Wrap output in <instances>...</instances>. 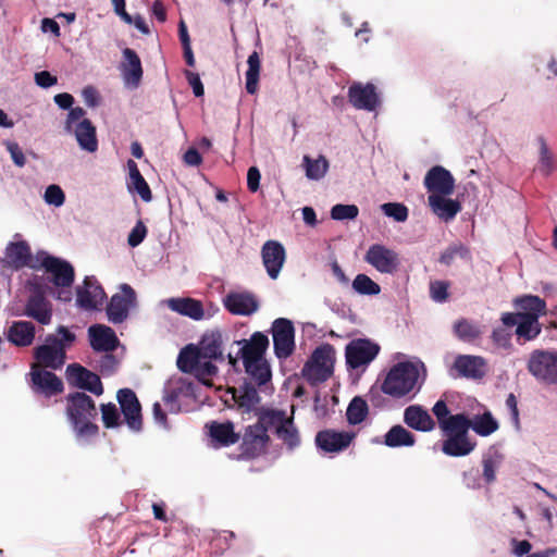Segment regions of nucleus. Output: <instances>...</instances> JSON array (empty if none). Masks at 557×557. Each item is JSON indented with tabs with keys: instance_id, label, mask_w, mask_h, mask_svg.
Segmentation results:
<instances>
[{
	"instance_id": "f257e3e1",
	"label": "nucleus",
	"mask_w": 557,
	"mask_h": 557,
	"mask_svg": "<svg viewBox=\"0 0 557 557\" xmlns=\"http://www.w3.org/2000/svg\"><path fill=\"white\" fill-rule=\"evenodd\" d=\"M75 341L76 335L66 326L60 325L57 329V334H49L46 337L45 344L34 349V357L37 362L33 366L52 370L61 369L65 363L66 349L70 348Z\"/></svg>"
},
{
	"instance_id": "f03ea898",
	"label": "nucleus",
	"mask_w": 557,
	"mask_h": 557,
	"mask_svg": "<svg viewBox=\"0 0 557 557\" xmlns=\"http://www.w3.org/2000/svg\"><path fill=\"white\" fill-rule=\"evenodd\" d=\"M66 414L77 435H97L99 428L91 421L98 416L94 399L83 392H74L66 396Z\"/></svg>"
},
{
	"instance_id": "7ed1b4c3",
	"label": "nucleus",
	"mask_w": 557,
	"mask_h": 557,
	"mask_svg": "<svg viewBox=\"0 0 557 557\" xmlns=\"http://www.w3.org/2000/svg\"><path fill=\"white\" fill-rule=\"evenodd\" d=\"M419 371L411 362H399L387 373L381 389L393 398H401L412 392L418 383Z\"/></svg>"
},
{
	"instance_id": "20e7f679",
	"label": "nucleus",
	"mask_w": 557,
	"mask_h": 557,
	"mask_svg": "<svg viewBox=\"0 0 557 557\" xmlns=\"http://www.w3.org/2000/svg\"><path fill=\"white\" fill-rule=\"evenodd\" d=\"M335 349L330 344L317 347L305 363L301 375L312 386L325 382L333 374Z\"/></svg>"
},
{
	"instance_id": "39448f33",
	"label": "nucleus",
	"mask_w": 557,
	"mask_h": 557,
	"mask_svg": "<svg viewBox=\"0 0 557 557\" xmlns=\"http://www.w3.org/2000/svg\"><path fill=\"white\" fill-rule=\"evenodd\" d=\"M469 425L466 417L442 431L446 436L442 444V451L445 455L463 457L474 450L476 443L469 437Z\"/></svg>"
},
{
	"instance_id": "423d86ee",
	"label": "nucleus",
	"mask_w": 557,
	"mask_h": 557,
	"mask_svg": "<svg viewBox=\"0 0 557 557\" xmlns=\"http://www.w3.org/2000/svg\"><path fill=\"white\" fill-rule=\"evenodd\" d=\"M527 369L544 385H557V351L535 349L531 352Z\"/></svg>"
},
{
	"instance_id": "0eeeda50",
	"label": "nucleus",
	"mask_w": 557,
	"mask_h": 557,
	"mask_svg": "<svg viewBox=\"0 0 557 557\" xmlns=\"http://www.w3.org/2000/svg\"><path fill=\"white\" fill-rule=\"evenodd\" d=\"M38 270L44 269L48 273L49 281L58 288L71 287L75 278L73 265L61 258L51 256L46 251H39Z\"/></svg>"
},
{
	"instance_id": "6e6552de",
	"label": "nucleus",
	"mask_w": 557,
	"mask_h": 557,
	"mask_svg": "<svg viewBox=\"0 0 557 557\" xmlns=\"http://www.w3.org/2000/svg\"><path fill=\"white\" fill-rule=\"evenodd\" d=\"M271 333L273 337L274 354L278 359H287L295 350V327L293 322L285 318L273 321Z\"/></svg>"
},
{
	"instance_id": "1a4fd4ad",
	"label": "nucleus",
	"mask_w": 557,
	"mask_h": 557,
	"mask_svg": "<svg viewBox=\"0 0 557 557\" xmlns=\"http://www.w3.org/2000/svg\"><path fill=\"white\" fill-rule=\"evenodd\" d=\"M380 346L368 338H358L349 342L345 348L347 367L359 369L368 366L376 358L380 352Z\"/></svg>"
},
{
	"instance_id": "9d476101",
	"label": "nucleus",
	"mask_w": 557,
	"mask_h": 557,
	"mask_svg": "<svg viewBox=\"0 0 557 557\" xmlns=\"http://www.w3.org/2000/svg\"><path fill=\"white\" fill-rule=\"evenodd\" d=\"M500 321L506 327H516L517 341L525 343L535 339L542 332V325L535 314H513V312H505L500 317Z\"/></svg>"
},
{
	"instance_id": "9b49d317",
	"label": "nucleus",
	"mask_w": 557,
	"mask_h": 557,
	"mask_svg": "<svg viewBox=\"0 0 557 557\" xmlns=\"http://www.w3.org/2000/svg\"><path fill=\"white\" fill-rule=\"evenodd\" d=\"M364 261L383 274H394L400 265L399 255L382 244L371 245L364 255Z\"/></svg>"
},
{
	"instance_id": "f8f14e48",
	"label": "nucleus",
	"mask_w": 557,
	"mask_h": 557,
	"mask_svg": "<svg viewBox=\"0 0 557 557\" xmlns=\"http://www.w3.org/2000/svg\"><path fill=\"white\" fill-rule=\"evenodd\" d=\"M30 387L36 395H42L50 398L61 394L64 391L62 380L39 366H32L30 368Z\"/></svg>"
},
{
	"instance_id": "ddd939ff",
	"label": "nucleus",
	"mask_w": 557,
	"mask_h": 557,
	"mask_svg": "<svg viewBox=\"0 0 557 557\" xmlns=\"http://www.w3.org/2000/svg\"><path fill=\"white\" fill-rule=\"evenodd\" d=\"M117 401L125 423L133 432H140L143 430V414L141 405L131 388H122L116 394Z\"/></svg>"
},
{
	"instance_id": "4468645a",
	"label": "nucleus",
	"mask_w": 557,
	"mask_h": 557,
	"mask_svg": "<svg viewBox=\"0 0 557 557\" xmlns=\"http://www.w3.org/2000/svg\"><path fill=\"white\" fill-rule=\"evenodd\" d=\"M69 383L77 388L88 391L96 396L103 394V385L98 374L91 372L79 363H71L66 368Z\"/></svg>"
},
{
	"instance_id": "2eb2a0df",
	"label": "nucleus",
	"mask_w": 557,
	"mask_h": 557,
	"mask_svg": "<svg viewBox=\"0 0 557 557\" xmlns=\"http://www.w3.org/2000/svg\"><path fill=\"white\" fill-rule=\"evenodd\" d=\"M136 294L128 284L121 285V293L111 297L107 307V314L110 322L122 323L128 317L129 308L135 306Z\"/></svg>"
},
{
	"instance_id": "dca6fc26",
	"label": "nucleus",
	"mask_w": 557,
	"mask_h": 557,
	"mask_svg": "<svg viewBox=\"0 0 557 557\" xmlns=\"http://www.w3.org/2000/svg\"><path fill=\"white\" fill-rule=\"evenodd\" d=\"M355 437V432L325 429L317 433L314 441L324 453H341L350 446Z\"/></svg>"
},
{
	"instance_id": "f3484780",
	"label": "nucleus",
	"mask_w": 557,
	"mask_h": 557,
	"mask_svg": "<svg viewBox=\"0 0 557 557\" xmlns=\"http://www.w3.org/2000/svg\"><path fill=\"white\" fill-rule=\"evenodd\" d=\"M423 184L429 195L450 196L455 190L454 176L441 165H434L426 172Z\"/></svg>"
},
{
	"instance_id": "a211bd4d",
	"label": "nucleus",
	"mask_w": 557,
	"mask_h": 557,
	"mask_svg": "<svg viewBox=\"0 0 557 557\" xmlns=\"http://www.w3.org/2000/svg\"><path fill=\"white\" fill-rule=\"evenodd\" d=\"M270 443V436L255 424L248 425L240 444V457L253 459L262 455Z\"/></svg>"
},
{
	"instance_id": "6ab92c4d",
	"label": "nucleus",
	"mask_w": 557,
	"mask_h": 557,
	"mask_svg": "<svg viewBox=\"0 0 557 557\" xmlns=\"http://www.w3.org/2000/svg\"><path fill=\"white\" fill-rule=\"evenodd\" d=\"M77 306L85 310L97 309L103 304L107 295L94 276H86L83 286L76 287Z\"/></svg>"
},
{
	"instance_id": "aec40b11",
	"label": "nucleus",
	"mask_w": 557,
	"mask_h": 557,
	"mask_svg": "<svg viewBox=\"0 0 557 557\" xmlns=\"http://www.w3.org/2000/svg\"><path fill=\"white\" fill-rule=\"evenodd\" d=\"M348 101L357 110L374 111L380 103L375 86L354 83L348 88Z\"/></svg>"
},
{
	"instance_id": "412c9836",
	"label": "nucleus",
	"mask_w": 557,
	"mask_h": 557,
	"mask_svg": "<svg viewBox=\"0 0 557 557\" xmlns=\"http://www.w3.org/2000/svg\"><path fill=\"white\" fill-rule=\"evenodd\" d=\"M5 257L9 264L16 270L26 267L38 270L39 251L33 257L30 247L25 240L10 243L5 249Z\"/></svg>"
},
{
	"instance_id": "4be33fe9",
	"label": "nucleus",
	"mask_w": 557,
	"mask_h": 557,
	"mask_svg": "<svg viewBox=\"0 0 557 557\" xmlns=\"http://www.w3.org/2000/svg\"><path fill=\"white\" fill-rule=\"evenodd\" d=\"M240 345L239 350L243 363L249 367L252 362L265 359V351L269 348V338L261 332H255L249 339H240L235 342Z\"/></svg>"
},
{
	"instance_id": "5701e85b",
	"label": "nucleus",
	"mask_w": 557,
	"mask_h": 557,
	"mask_svg": "<svg viewBox=\"0 0 557 557\" xmlns=\"http://www.w3.org/2000/svg\"><path fill=\"white\" fill-rule=\"evenodd\" d=\"M261 257L268 275L276 280L286 259L284 246L280 242L268 240L262 246Z\"/></svg>"
},
{
	"instance_id": "b1692460",
	"label": "nucleus",
	"mask_w": 557,
	"mask_h": 557,
	"mask_svg": "<svg viewBox=\"0 0 557 557\" xmlns=\"http://www.w3.org/2000/svg\"><path fill=\"white\" fill-rule=\"evenodd\" d=\"M224 334L222 331L215 329L207 331L197 346L202 359H210L214 361H224Z\"/></svg>"
},
{
	"instance_id": "393cba45",
	"label": "nucleus",
	"mask_w": 557,
	"mask_h": 557,
	"mask_svg": "<svg viewBox=\"0 0 557 557\" xmlns=\"http://www.w3.org/2000/svg\"><path fill=\"white\" fill-rule=\"evenodd\" d=\"M121 74L126 86L137 88L143 78L141 61L135 50L125 48L120 65Z\"/></svg>"
},
{
	"instance_id": "a878e982",
	"label": "nucleus",
	"mask_w": 557,
	"mask_h": 557,
	"mask_svg": "<svg viewBox=\"0 0 557 557\" xmlns=\"http://www.w3.org/2000/svg\"><path fill=\"white\" fill-rule=\"evenodd\" d=\"M24 315L34 319L42 325H48L52 320L51 302L41 292L33 293L25 305Z\"/></svg>"
},
{
	"instance_id": "bb28decb",
	"label": "nucleus",
	"mask_w": 557,
	"mask_h": 557,
	"mask_svg": "<svg viewBox=\"0 0 557 557\" xmlns=\"http://www.w3.org/2000/svg\"><path fill=\"white\" fill-rule=\"evenodd\" d=\"M88 335L90 346L95 351L110 352L119 345L115 332L111 327L102 324L91 325L88 329Z\"/></svg>"
},
{
	"instance_id": "cd10ccee",
	"label": "nucleus",
	"mask_w": 557,
	"mask_h": 557,
	"mask_svg": "<svg viewBox=\"0 0 557 557\" xmlns=\"http://www.w3.org/2000/svg\"><path fill=\"white\" fill-rule=\"evenodd\" d=\"M223 304L227 311L237 315H250L259 308L258 300L250 293H230Z\"/></svg>"
},
{
	"instance_id": "c85d7f7f",
	"label": "nucleus",
	"mask_w": 557,
	"mask_h": 557,
	"mask_svg": "<svg viewBox=\"0 0 557 557\" xmlns=\"http://www.w3.org/2000/svg\"><path fill=\"white\" fill-rule=\"evenodd\" d=\"M428 203L432 212L444 222L454 220L462 209L458 200L442 195H429Z\"/></svg>"
},
{
	"instance_id": "c756f323",
	"label": "nucleus",
	"mask_w": 557,
	"mask_h": 557,
	"mask_svg": "<svg viewBox=\"0 0 557 557\" xmlns=\"http://www.w3.org/2000/svg\"><path fill=\"white\" fill-rule=\"evenodd\" d=\"M404 422L419 432H431L435 429V421L421 405L408 406L404 411Z\"/></svg>"
},
{
	"instance_id": "7c9ffc66",
	"label": "nucleus",
	"mask_w": 557,
	"mask_h": 557,
	"mask_svg": "<svg viewBox=\"0 0 557 557\" xmlns=\"http://www.w3.org/2000/svg\"><path fill=\"white\" fill-rule=\"evenodd\" d=\"M454 368L460 376L482 379L485 374V360L480 356L460 355L455 359Z\"/></svg>"
},
{
	"instance_id": "2f4dec72",
	"label": "nucleus",
	"mask_w": 557,
	"mask_h": 557,
	"mask_svg": "<svg viewBox=\"0 0 557 557\" xmlns=\"http://www.w3.org/2000/svg\"><path fill=\"white\" fill-rule=\"evenodd\" d=\"M81 149L94 153L98 150L96 126L89 119H83L72 129Z\"/></svg>"
},
{
	"instance_id": "473e14b6",
	"label": "nucleus",
	"mask_w": 557,
	"mask_h": 557,
	"mask_svg": "<svg viewBox=\"0 0 557 557\" xmlns=\"http://www.w3.org/2000/svg\"><path fill=\"white\" fill-rule=\"evenodd\" d=\"M168 307L182 315L199 321L205 317L202 302L190 297H177L166 300Z\"/></svg>"
},
{
	"instance_id": "72a5a7b5",
	"label": "nucleus",
	"mask_w": 557,
	"mask_h": 557,
	"mask_svg": "<svg viewBox=\"0 0 557 557\" xmlns=\"http://www.w3.org/2000/svg\"><path fill=\"white\" fill-rule=\"evenodd\" d=\"M35 338V326L28 321H15L10 326L8 339L18 347L29 346Z\"/></svg>"
},
{
	"instance_id": "f704fd0d",
	"label": "nucleus",
	"mask_w": 557,
	"mask_h": 557,
	"mask_svg": "<svg viewBox=\"0 0 557 557\" xmlns=\"http://www.w3.org/2000/svg\"><path fill=\"white\" fill-rule=\"evenodd\" d=\"M208 428L211 438L220 446L234 445L240 438L239 434L234 431L233 423L230 421L224 423L213 421L208 425Z\"/></svg>"
},
{
	"instance_id": "c9c22d12",
	"label": "nucleus",
	"mask_w": 557,
	"mask_h": 557,
	"mask_svg": "<svg viewBox=\"0 0 557 557\" xmlns=\"http://www.w3.org/2000/svg\"><path fill=\"white\" fill-rule=\"evenodd\" d=\"M513 305L520 311L513 312V314H535L536 319L546 313V302L539 296L524 295L517 297L513 300Z\"/></svg>"
},
{
	"instance_id": "e433bc0d",
	"label": "nucleus",
	"mask_w": 557,
	"mask_h": 557,
	"mask_svg": "<svg viewBox=\"0 0 557 557\" xmlns=\"http://www.w3.org/2000/svg\"><path fill=\"white\" fill-rule=\"evenodd\" d=\"M256 426L268 433L269 430H278L281 425L287 420L286 413L283 410L261 408L257 412Z\"/></svg>"
},
{
	"instance_id": "4c0bfd02",
	"label": "nucleus",
	"mask_w": 557,
	"mask_h": 557,
	"mask_svg": "<svg viewBox=\"0 0 557 557\" xmlns=\"http://www.w3.org/2000/svg\"><path fill=\"white\" fill-rule=\"evenodd\" d=\"M387 447H411L416 444V436L400 424L393 425L384 435Z\"/></svg>"
},
{
	"instance_id": "58836bf2",
	"label": "nucleus",
	"mask_w": 557,
	"mask_h": 557,
	"mask_svg": "<svg viewBox=\"0 0 557 557\" xmlns=\"http://www.w3.org/2000/svg\"><path fill=\"white\" fill-rule=\"evenodd\" d=\"M467 422L470 424L469 430H473L480 436H490L499 428L498 422L494 419L490 411L482 414L474 416L473 419L467 417Z\"/></svg>"
},
{
	"instance_id": "ea45409f",
	"label": "nucleus",
	"mask_w": 557,
	"mask_h": 557,
	"mask_svg": "<svg viewBox=\"0 0 557 557\" xmlns=\"http://www.w3.org/2000/svg\"><path fill=\"white\" fill-rule=\"evenodd\" d=\"M127 168L129 171V180L133 188L137 191V194L140 196V198L149 202L152 199V193L151 189L144 178V176L140 174L138 166L134 160L127 161Z\"/></svg>"
},
{
	"instance_id": "a19ab883",
	"label": "nucleus",
	"mask_w": 557,
	"mask_h": 557,
	"mask_svg": "<svg viewBox=\"0 0 557 557\" xmlns=\"http://www.w3.org/2000/svg\"><path fill=\"white\" fill-rule=\"evenodd\" d=\"M454 333L460 341L468 343L474 342L482 335L481 327L466 318L458 319L454 323Z\"/></svg>"
},
{
	"instance_id": "79ce46f5",
	"label": "nucleus",
	"mask_w": 557,
	"mask_h": 557,
	"mask_svg": "<svg viewBox=\"0 0 557 557\" xmlns=\"http://www.w3.org/2000/svg\"><path fill=\"white\" fill-rule=\"evenodd\" d=\"M199 359H202L200 351L197 346L187 345L184 347L177 357V367L185 373H193Z\"/></svg>"
},
{
	"instance_id": "37998d69",
	"label": "nucleus",
	"mask_w": 557,
	"mask_h": 557,
	"mask_svg": "<svg viewBox=\"0 0 557 557\" xmlns=\"http://www.w3.org/2000/svg\"><path fill=\"white\" fill-rule=\"evenodd\" d=\"M248 70L246 72V91L253 95L258 90V83L261 70V61L258 52L253 51L247 60Z\"/></svg>"
},
{
	"instance_id": "c03bdc74",
	"label": "nucleus",
	"mask_w": 557,
	"mask_h": 557,
	"mask_svg": "<svg viewBox=\"0 0 557 557\" xmlns=\"http://www.w3.org/2000/svg\"><path fill=\"white\" fill-rule=\"evenodd\" d=\"M432 412L436 417L438 426L442 431L467 417L465 413L449 414L447 404L443 399H440L434 404Z\"/></svg>"
},
{
	"instance_id": "a18cd8bd",
	"label": "nucleus",
	"mask_w": 557,
	"mask_h": 557,
	"mask_svg": "<svg viewBox=\"0 0 557 557\" xmlns=\"http://www.w3.org/2000/svg\"><path fill=\"white\" fill-rule=\"evenodd\" d=\"M302 164L306 170V176L313 181H319L324 177L329 170V161L324 156H319L318 159L304 156Z\"/></svg>"
},
{
	"instance_id": "49530a36",
	"label": "nucleus",
	"mask_w": 557,
	"mask_h": 557,
	"mask_svg": "<svg viewBox=\"0 0 557 557\" xmlns=\"http://www.w3.org/2000/svg\"><path fill=\"white\" fill-rule=\"evenodd\" d=\"M246 373L255 381L259 386L268 383L272 377V372L267 359H261L258 362H252L249 367L244 363Z\"/></svg>"
},
{
	"instance_id": "de8ad7c7",
	"label": "nucleus",
	"mask_w": 557,
	"mask_h": 557,
	"mask_svg": "<svg viewBox=\"0 0 557 557\" xmlns=\"http://www.w3.org/2000/svg\"><path fill=\"white\" fill-rule=\"evenodd\" d=\"M369 413L367 401L360 396H356L349 403L346 417L349 424L356 425L364 421Z\"/></svg>"
},
{
	"instance_id": "09e8293b",
	"label": "nucleus",
	"mask_w": 557,
	"mask_h": 557,
	"mask_svg": "<svg viewBox=\"0 0 557 557\" xmlns=\"http://www.w3.org/2000/svg\"><path fill=\"white\" fill-rule=\"evenodd\" d=\"M276 436L281 440L288 449H294L299 446L300 437L297 428L294 424L293 418L287 420L276 430Z\"/></svg>"
},
{
	"instance_id": "8fccbe9b",
	"label": "nucleus",
	"mask_w": 557,
	"mask_h": 557,
	"mask_svg": "<svg viewBox=\"0 0 557 557\" xmlns=\"http://www.w3.org/2000/svg\"><path fill=\"white\" fill-rule=\"evenodd\" d=\"M352 288L360 295H377L381 287L371 277L366 274H358L352 281Z\"/></svg>"
},
{
	"instance_id": "3c124183",
	"label": "nucleus",
	"mask_w": 557,
	"mask_h": 557,
	"mask_svg": "<svg viewBox=\"0 0 557 557\" xmlns=\"http://www.w3.org/2000/svg\"><path fill=\"white\" fill-rule=\"evenodd\" d=\"M102 422L107 429H114L121 424V416L113 403L101 404Z\"/></svg>"
},
{
	"instance_id": "603ef678",
	"label": "nucleus",
	"mask_w": 557,
	"mask_h": 557,
	"mask_svg": "<svg viewBox=\"0 0 557 557\" xmlns=\"http://www.w3.org/2000/svg\"><path fill=\"white\" fill-rule=\"evenodd\" d=\"M359 209L356 205H335L331 209V218L333 220L343 221V220H354L358 216Z\"/></svg>"
},
{
	"instance_id": "864d4df0",
	"label": "nucleus",
	"mask_w": 557,
	"mask_h": 557,
	"mask_svg": "<svg viewBox=\"0 0 557 557\" xmlns=\"http://www.w3.org/2000/svg\"><path fill=\"white\" fill-rule=\"evenodd\" d=\"M385 215L393 218L397 222H405L408 219V208L399 202H387L382 205Z\"/></svg>"
},
{
	"instance_id": "5fc2aeb1",
	"label": "nucleus",
	"mask_w": 557,
	"mask_h": 557,
	"mask_svg": "<svg viewBox=\"0 0 557 557\" xmlns=\"http://www.w3.org/2000/svg\"><path fill=\"white\" fill-rule=\"evenodd\" d=\"M449 282L434 281L430 283V296L436 302H445L448 297Z\"/></svg>"
},
{
	"instance_id": "6e6d98bb",
	"label": "nucleus",
	"mask_w": 557,
	"mask_h": 557,
	"mask_svg": "<svg viewBox=\"0 0 557 557\" xmlns=\"http://www.w3.org/2000/svg\"><path fill=\"white\" fill-rule=\"evenodd\" d=\"M195 369L196 370H194L193 374H195L202 382L218 373V367L213 364L210 359H199V363Z\"/></svg>"
},
{
	"instance_id": "4d7b16f0",
	"label": "nucleus",
	"mask_w": 557,
	"mask_h": 557,
	"mask_svg": "<svg viewBox=\"0 0 557 557\" xmlns=\"http://www.w3.org/2000/svg\"><path fill=\"white\" fill-rule=\"evenodd\" d=\"M45 200L49 205L60 207L65 201V195L60 186L53 184L46 188Z\"/></svg>"
},
{
	"instance_id": "13d9d810",
	"label": "nucleus",
	"mask_w": 557,
	"mask_h": 557,
	"mask_svg": "<svg viewBox=\"0 0 557 557\" xmlns=\"http://www.w3.org/2000/svg\"><path fill=\"white\" fill-rule=\"evenodd\" d=\"M491 338L493 343L500 348H509L511 345V333L503 326L493 330Z\"/></svg>"
},
{
	"instance_id": "bf43d9fd",
	"label": "nucleus",
	"mask_w": 557,
	"mask_h": 557,
	"mask_svg": "<svg viewBox=\"0 0 557 557\" xmlns=\"http://www.w3.org/2000/svg\"><path fill=\"white\" fill-rule=\"evenodd\" d=\"M147 235V227L143 221H138L131 231L127 243L131 247H137L140 245Z\"/></svg>"
},
{
	"instance_id": "052dcab7",
	"label": "nucleus",
	"mask_w": 557,
	"mask_h": 557,
	"mask_svg": "<svg viewBox=\"0 0 557 557\" xmlns=\"http://www.w3.org/2000/svg\"><path fill=\"white\" fill-rule=\"evenodd\" d=\"M119 360L112 354L106 352L99 360V370L103 375H111L116 371Z\"/></svg>"
},
{
	"instance_id": "680f3d73",
	"label": "nucleus",
	"mask_w": 557,
	"mask_h": 557,
	"mask_svg": "<svg viewBox=\"0 0 557 557\" xmlns=\"http://www.w3.org/2000/svg\"><path fill=\"white\" fill-rule=\"evenodd\" d=\"M86 111L82 107L71 108L67 117L64 123V129L67 133H72V129L75 127V124L81 122L85 117Z\"/></svg>"
},
{
	"instance_id": "e2e57ef3",
	"label": "nucleus",
	"mask_w": 557,
	"mask_h": 557,
	"mask_svg": "<svg viewBox=\"0 0 557 557\" xmlns=\"http://www.w3.org/2000/svg\"><path fill=\"white\" fill-rule=\"evenodd\" d=\"M188 387L189 385H180L166 389L163 396V403L166 406H171V409H174L175 405L178 403L180 396L183 394L184 389Z\"/></svg>"
},
{
	"instance_id": "0e129e2a",
	"label": "nucleus",
	"mask_w": 557,
	"mask_h": 557,
	"mask_svg": "<svg viewBox=\"0 0 557 557\" xmlns=\"http://www.w3.org/2000/svg\"><path fill=\"white\" fill-rule=\"evenodd\" d=\"M184 75H185L188 84L193 88L194 95L196 97H202L205 94V88L201 83L199 74L191 72L189 70H185Z\"/></svg>"
},
{
	"instance_id": "69168bd1",
	"label": "nucleus",
	"mask_w": 557,
	"mask_h": 557,
	"mask_svg": "<svg viewBox=\"0 0 557 557\" xmlns=\"http://www.w3.org/2000/svg\"><path fill=\"white\" fill-rule=\"evenodd\" d=\"M497 462L493 458L483 459V478L486 483H492L496 479Z\"/></svg>"
},
{
	"instance_id": "338daca9",
	"label": "nucleus",
	"mask_w": 557,
	"mask_h": 557,
	"mask_svg": "<svg viewBox=\"0 0 557 557\" xmlns=\"http://www.w3.org/2000/svg\"><path fill=\"white\" fill-rule=\"evenodd\" d=\"M240 405L252 407L259 403L260 397L257 389L253 386L246 385L244 394L240 397Z\"/></svg>"
},
{
	"instance_id": "774afa93",
	"label": "nucleus",
	"mask_w": 557,
	"mask_h": 557,
	"mask_svg": "<svg viewBox=\"0 0 557 557\" xmlns=\"http://www.w3.org/2000/svg\"><path fill=\"white\" fill-rule=\"evenodd\" d=\"M261 174L257 166H251L247 172V187L251 193H256L260 187Z\"/></svg>"
}]
</instances>
